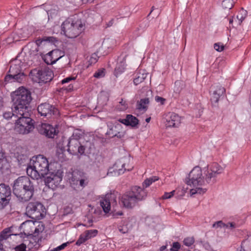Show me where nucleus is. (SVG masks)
I'll list each match as a JSON object with an SVG mask.
<instances>
[{
  "label": "nucleus",
  "instance_id": "f257e3e1",
  "mask_svg": "<svg viewBox=\"0 0 251 251\" xmlns=\"http://www.w3.org/2000/svg\"><path fill=\"white\" fill-rule=\"evenodd\" d=\"M16 93L14 99V107L18 119L15 124V129L20 134H28L34 127L27 106L31 100V94L24 88H20Z\"/></svg>",
  "mask_w": 251,
  "mask_h": 251
},
{
  "label": "nucleus",
  "instance_id": "f03ea898",
  "mask_svg": "<svg viewBox=\"0 0 251 251\" xmlns=\"http://www.w3.org/2000/svg\"><path fill=\"white\" fill-rule=\"evenodd\" d=\"M34 192V183L28 177L22 176L14 180L13 193L20 201H28L33 197Z\"/></svg>",
  "mask_w": 251,
  "mask_h": 251
},
{
  "label": "nucleus",
  "instance_id": "7ed1b4c3",
  "mask_svg": "<svg viewBox=\"0 0 251 251\" xmlns=\"http://www.w3.org/2000/svg\"><path fill=\"white\" fill-rule=\"evenodd\" d=\"M49 172L48 161L43 155L33 157L26 168L27 175L34 179L45 177Z\"/></svg>",
  "mask_w": 251,
  "mask_h": 251
},
{
  "label": "nucleus",
  "instance_id": "20e7f679",
  "mask_svg": "<svg viewBox=\"0 0 251 251\" xmlns=\"http://www.w3.org/2000/svg\"><path fill=\"white\" fill-rule=\"evenodd\" d=\"M185 183L190 187L191 196L196 194H203V190L201 187L204 183V177L202 176V170L199 166L194 167L185 179Z\"/></svg>",
  "mask_w": 251,
  "mask_h": 251
},
{
  "label": "nucleus",
  "instance_id": "39448f33",
  "mask_svg": "<svg viewBox=\"0 0 251 251\" xmlns=\"http://www.w3.org/2000/svg\"><path fill=\"white\" fill-rule=\"evenodd\" d=\"M83 25L80 20H74L68 18L61 25V30L69 38H74L78 36L84 30Z\"/></svg>",
  "mask_w": 251,
  "mask_h": 251
},
{
  "label": "nucleus",
  "instance_id": "423d86ee",
  "mask_svg": "<svg viewBox=\"0 0 251 251\" xmlns=\"http://www.w3.org/2000/svg\"><path fill=\"white\" fill-rule=\"evenodd\" d=\"M29 75L34 82L46 83L52 80L53 74L50 69L44 68L31 70Z\"/></svg>",
  "mask_w": 251,
  "mask_h": 251
},
{
  "label": "nucleus",
  "instance_id": "0eeeda50",
  "mask_svg": "<svg viewBox=\"0 0 251 251\" xmlns=\"http://www.w3.org/2000/svg\"><path fill=\"white\" fill-rule=\"evenodd\" d=\"M45 207L40 202H29L26 207V214L30 218L39 220L45 217Z\"/></svg>",
  "mask_w": 251,
  "mask_h": 251
},
{
  "label": "nucleus",
  "instance_id": "6e6552de",
  "mask_svg": "<svg viewBox=\"0 0 251 251\" xmlns=\"http://www.w3.org/2000/svg\"><path fill=\"white\" fill-rule=\"evenodd\" d=\"M224 170V167L216 162L209 163L207 165V173L205 177L206 183L212 185L216 181V176Z\"/></svg>",
  "mask_w": 251,
  "mask_h": 251
},
{
  "label": "nucleus",
  "instance_id": "1a4fd4ad",
  "mask_svg": "<svg viewBox=\"0 0 251 251\" xmlns=\"http://www.w3.org/2000/svg\"><path fill=\"white\" fill-rule=\"evenodd\" d=\"M9 73L10 74L5 77V81L7 82H17L21 83L25 78V75L24 73L20 72L19 67L17 65L11 66Z\"/></svg>",
  "mask_w": 251,
  "mask_h": 251
},
{
  "label": "nucleus",
  "instance_id": "9d476101",
  "mask_svg": "<svg viewBox=\"0 0 251 251\" xmlns=\"http://www.w3.org/2000/svg\"><path fill=\"white\" fill-rule=\"evenodd\" d=\"M62 179V172L60 171L49 172L45 178V182L49 187L54 189L59 185Z\"/></svg>",
  "mask_w": 251,
  "mask_h": 251
},
{
  "label": "nucleus",
  "instance_id": "9b49d317",
  "mask_svg": "<svg viewBox=\"0 0 251 251\" xmlns=\"http://www.w3.org/2000/svg\"><path fill=\"white\" fill-rule=\"evenodd\" d=\"M37 110L41 116L47 118H50L52 116L56 117L59 115L58 110L48 103H43L38 105Z\"/></svg>",
  "mask_w": 251,
  "mask_h": 251
},
{
  "label": "nucleus",
  "instance_id": "f8f14e48",
  "mask_svg": "<svg viewBox=\"0 0 251 251\" xmlns=\"http://www.w3.org/2000/svg\"><path fill=\"white\" fill-rule=\"evenodd\" d=\"M11 196L10 186L4 183L0 184V209H3L9 203Z\"/></svg>",
  "mask_w": 251,
  "mask_h": 251
},
{
  "label": "nucleus",
  "instance_id": "ddd939ff",
  "mask_svg": "<svg viewBox=\"0 0 251 251\" xmlns=\"http://www.w3.org/2000/svg\"><path fill=\"white\" fill-rule=\"evenodd\" d=\"M226 90L221 85H213L210 89V101L213 106H216L220 98L225 93Z\"/></svg>",
  "mask_w": 251,
  "mask_h": 251
},
{
  "label": "nucleus",
  "instance_id": "4468645a",
  "mask_svg": "<svg viewBox=\"0 0 251 251\" xmlns=\"http://www.w3.org/2000/svg\"><path fill=\"white\" fill-rule=\"evenodd\" d=\"M67 151L73 155H83L85 151V146L81 145L78 140L69 139L67 144Z\"/></svg>",
  "mask_w": 251,
  "mask_h": 251
},
{
  "label": "nucleus",
  "instance_id": "2eb2a0df",
  "mask_svg": "<svg viewBox=\"0 0 251 251\" xmlns=\"http://www.w3.org/2000/svg\"><path fill=\"white\" fill-rule=\"evenodd\" d=\"M100 205L103 211L107 213L110 210L111 206L113 208L117 205L116 196L114 194H107L100 201Z\"/></svg>",
  "mask_w": 251,
  "mask_h": 251
},
{
  "label": "nucleus",
  "instance_id": "dca6fc26",
  "mask_svg": "<svg viewBox=\"0 0 251 251\" xmlns=\"http://www.w3.org/2000/svg\"><path fill=\"white\" fill-rule=\"evenodd\" d=\"M38 132L48 138H53L58 133V130L51 125L46 123H40L37 125Z\"/></svg>",
  "mask_w": 251,
  "mask_h": 251
},
{
  "label": "nucleus",
  "instance_id": "f3484780",
  "mask_svg": "<svg viewBox=\"0 0 251 251\" xmlns=\"http://www.w3.org/2000/svg\"><path fill=\"white\" fill-rule=\"evenodd\" d=\"M57 40L53 37H44L41 40H37L35 43H30L27 45V47L29 48L28 52L31 55H36L39 51V47L43 42L54 43Z\"/></svg>",
  "mask_w": 251,
  "mask_h": 251
},
{
  "label": "nucleus",
  "instance_id": "a211bd4d",
  "mask_svg": "<svg viewBox=\"0 0 251 251\" xmlns=\"http://www.w3.org/2000/svg\"><path fill=\"white\" fill-rule=\"evenodd\" d=\"M64 56V52L60 50H53L47 53L44 57L45 62L49 65L55 63Z\"/></svg>",
  "mask_w": 251,
  "mask_h": 251
},
{
  "label": "nucleus",
  "instance_id": "6ab92c4d",
  "mask_svg": "<svg viewBox=\"0 0 251 251\" xmlns=\"http://www.w3.org/2000/svg\"><path fill=\"white\" fill-rule=\"evenodd\" d=\"M109 127L107 134L110 138L117 137L118 138H121L124 136L125 132L123 131V127L121 124L116 122L109 126Z\"/></svg>",
  "mask_w": 251,
  "mask_h": 251
},
{
  "label": "nucleus",
  "instance_id": "aec40b11",
  "mask_svg": "<svg viewBox=\"0 0 251 251\" xmlns=\"http://www.w3.org/2000/svg\"><path fill=\"white\" fill-rule=\"evenodd\" d=\"M120 201L124 207L128 208L133 207L137 203L130 191L126 192L122 196Z\"/></svg>",
  "mask_w": 251,
  "mask_h": 251
},
{
  "label": "nucleus",
  "instance_id": "412c9836",
  "mask_svg": "<svg viewBox=\"0 0 251 251\" xmlns=\"http://www.w3.org/2000/svg\"><path fill=\"white\" fill-rule=\"evenodd\" d=\"M133 197L137 202L144 200L147 196L148 192L144 189V187L135 186L131 188V190L129 191Z\"/></svg>",
  "mask_w": 251,
  "mask_h": 251
},
{
  "label": "nucleus",
  "instance_id": "4be33fe9",
  "mask_svg": "<svg viewBox=\"0 0 251 251\" xmlns=\"http://www.w3.org/2000/svg\"><path fill=\"white\" fill-rule=\"evenodd\" d=\"M165 118L166 122V125L168 127H177L180 123V117L173 112L167 113Z\"/></svg>",
  "mask_w": 251,
  "mask_h": 251
},
{
  "label": "nucleus",
  "instance_id": "5701e85b",
  "mask_svg": "<svg viewBox=\"0 0 251 251\" xmlns=\"http://www.w3.org/2000/svg\"><path fill=\"white\" fill-rule=\"evenodd\" d=\"M126 164H122L120 162H117L116 164L114 165L112 168L109 169L107 173V175H110L113 173H114L115 175H120L121 174H123L125 171L126 170L128 171H131L133 168L132 166H127L126 168ZM127 166L128 165H127Z\"/></svg>",
  "mask_w": 251,
  "mask_h": 251
},
{
  "label": "nucleus",
  "instance_id": "b1692460",
  "mask_svg": "<svg viewBox=\"0 0 251 251\" xmlns=\"http://www.w3.org/2000/svg\"><path fill=\"white\" fill-rule=\"evenodd\" d=\"M120 123L123 124L127 126H131L132 127H137L139 124L138 119L135 116L127 114L125 119H119L118 120Z\"/></svg>",
  "mask_w": 251,
  "mask_h": 251
},
{
  "label": "nucleus",
  "instance_id": "393cba45",
  "mask_svg": "<svg viewBox=\"0 0 251 251\" xmlns=\"http://www.w3.org/2000/svg\"><path fill=\"white\" fill-rule=\"evenodd\" d=\"M34 223L30 221H26L23 223L20 228L21 230H22L23 232H21V234L24 233L25 235L27 236H33V231L32 228H34Z\"/></svg>",
  "mask_w": 251,
  "mask_h": 251
},
{
  "label": "nucleus",
  "instance_id": "a878e982",
  "mask_svg": "<svg viewBox=\"0 0 251 251\" xmlns=\"http://www.w3.org/2000/svg\"><path fill=\"white\" fill-rule=\"evenodd\" d=\"M118 60V61L114 71V75L116 77L125 71L126 67L125 57L122 58H119Z\"/></svg>",
  "mask_w": 251,
  "mask_h": 251
},
{
  "label": "nucleus",
  "instance_id": "bb28decb",
  "mask_svg": "<svg viewBox=\"0 0 251 251\" xmlns=\"http://www.w3.org/2000/svg\"><path fill=\"white\" fill-rule=\"evenodd\" d=\"M10 165L8 164L3 153H0V170L3 172L9 170Z\"/></svg>",
  "mask_w": 251,
  "mask_h": 251
},
{
  "label": "nucleus",
  "instance_id": "cd10ccee",
  "mask_svg": "<svg viewBox=\"0 0 251 251\" xmlns=\"http://www.w3.org/2000/svg\"><path fill=\"white\" fill-rule=\"evenodd\" d=\"M83 174V173L78 171L73 172L72 176L71 179V183L72 184L78 185L80 178L82 177Z\"/></svg>",
  "mask_w": 251,
  "mask_h": 251
},
{
  "label": "nucleus",
  "instance_id": "c85d7f7f",
  "mask_svg": "<svg viewBox=\"0 0 251 251\" xmlns=\"http://www.w3.org/2000/svg\"><path fill=\"white\" fill-rule=\"evenodd\" d=\"M247 15L246 10L242 9H241L237 15L236 19H235V22L237 23V25H240L242 21L245 19Z\"/></svg>",
  "mask_w": 251,
  "mask_h": 251
},
{
  "label": "nucleus",
  "instance_id": "c756f323",
  "mask_svg": "<svg viewBox=\"0 0 251 251\" xmlns=\"http://www.w3.org/2000/svg\"><path fill=\"white\" fill-rule=\"evenodd\" d=\"M149 103V98H145L141 99L140 101H138L137 103V108L140 110H147V106Z\"/></svg>",
  "mask_w": 251,
  "mask_h": 251
},
{
  "label": "nucleus",
  "instance_id": "7c9ffc66",
  "mask_svg": "<svg viewBox=\"0 0 251 251\" xmlns=\"http://www.w3.org/2000/svg\"><path fill=\"white\" fill-rule=\"evenodd\" d=\"M17 91L15 92L16 94H17ZM16 94H15V96L13 99V101H14V99L15 98ZM17 113H16L14 111V104H13V107L10 110L5 111L3 113V117L4 119L9 120L13 116L17 117Z\"/></svg>",
  "mask_w": 251,
  "mask_h": 251
},
{
  "label": "nucleus",
  "instance_id": "2f4dec72",
  "mask_svg": "<svg viewBox=\"0 0 251 251\" xmlns=\"http://www.w3.org/2000/svg\"><path fill=\"white\" fill-rule=\"evenodd\" d=\"M10 229L8 228L4 229L0 233V244L2 245L3 243V241L6 240L9 236L10 235Z\"/></svg>",
  "mask_w": 251,
  "mask_h": 251
},
{
  "label": "nucleus",
  "instance_id": "473e14b6",
  "mask_svg": "<svg viewBox=\"0 0 251 251\" xmlns=\"http://www.w3.org/2000/svg\"><path fill=\"white\" fill-rule=\"evenodd\" d=\"M147 75V74H144V73H139L138 74V76H137L133 80V82L134 84L136 85L139 84V83H141L144 81V80L146 78V76Z\"/></svg>",
  "mask_w": 251,
  "mask_h": 251
},
{
  "label": "nucleus",
  "instance_id": "72a5a7b5",
  "mask_svg": "<svg viewBox=\"0 0 251 251\" xmlns=\"http://www.w3.org/2000/svg\"><path fill=\"white\" fill-rule=\"evenodd\" d=\"M159 178L157 176H153L149 178L146 179L143 183V187H149L153 182L158 180Z\"/></svg>",
  "mask_w": 251,
  "mask_h": 251
},
{
  "label": "nucleus",
  "instance_id": "f704fd0d",
  "mask_svg": "<svg viewBox=\"0 0 251 251\" xmlns=\"http://www.w3.org/2000/svg\"><path fill=\"white\" fill-rule=\"evenodd\" d=\"M98 231L97 229H91L86 230L84 234L88 239L96 236L98 234Z\"/></svg>",
  "mask_w": 251,
  "mask_h": 251
},
{
  "label": "nucleus",
  "instance_id": "c9c22d12",
  "mask_svg": "<svg viewBox=\"0 0 251 251\" xmlns=\"http://www.w3.org/2000/svg\"><path fill=\"white\" fill-rule=\"evenodd\" d=\"M233 0H224L222 2V6L225 9H231L233 5Z\"/></svg>",
  "mask_w": 251,
  "mask_h": 251
},
{
  "label": "nucleus",
  "instance_id": "e433bc0d",
  "mask_svg": "<svg viewBox=\"0 0 251 251\" xmlns=\"http://www.w3.org/2000/svg\"><path fill=\"white\" fill-rule=\"evenodd\" d=\"M105 75V69L101 68L98 70L94 75V76L97 78H100L104 77Z\"/></svg>",
  "mask_w": 251,
  "mask_h": 251
},
{
  "label": "nucleus",
  "instance_id": "4c0bfd02",
  "mask_svg": "<svg viewBox=\"0 0 251 251\" xmlns=\"http://www.w3.org/2000/svg\"><path fill=\"white\" fill-rule=\"evenodd\" d=\"M82 135V131L78 129H76L74 131L73 135L69 139H74L79 141V139L81 137Z\"/></svg>",
  "mask_w": 251,
  "mask_h": 251
},
{
  "label": "nucleus",
  "instance_id": "58836bf2",
  "mask_svg": "<svg viewBox=\"0 0 251 251\" xmlns=\"http://www.w3.org/2000/svg\"><path fill=\"white\" fill-rule=\"evenodd\" d=\"M194 241V238L193 237H189L185 238L183 242L185 246L190 247L193 244Z\"/></svg>",
  "mask_w": 251,
  "mask_h": 251
},
{
  "label": "nucleus",
  "instance_id": "ea45409f",
  "mask_svg": "<svg viewBox=\"0 0 251 251\" xmlns=\"http://www.w3.org/2000/svg\"><path fill=\"white\" fill-rule=\"evenodd\" d=\"M98 58L99 56L96 53L92 54L88 60L89 65H91L92 64L96 63L98 61Z\"/></svg>",
  "mask_w": 251,
  "mask_h": 251
},
{
  "label": "nucleus",
  "instance_id": "a19ab883",
  "mask_svg": "<svg viewBox=\"0 0 251 251\" xmlns=\"http://www.w3.org/2000/svg\"><path fill=\"white\" fill-rule=\"evenodd\" d=\"M87 240V238L86 237L84 233L83 234H81L80 235L78 239L76 241L75 244L77 246H80L82 244L84 243L85 241H86Z\"/></svg>",
  "mask_w": 251,
  "mask_h": 251
},
{
  "label": "nucleus",
  "instance_id": "79ce46f5",
  "mask_svg": "<svg viewBox=\"0 0 251 251\" xmlns=\"http://www.w3.org/2000/svg\"><path fill=\"white\" fill-rule=\"evenodd\" d=\"M226 224L223 223L222 221H219L218 222H216L215 223H214L212 225L213 227L215 228H226Z\"/></svg>",
  "mask_w": 251,
  "mask_h": 251
},
{
  "label": "nucleus",
  "instance_id": "37998d69",
  "mask_svg": "<svg viewBox=\"0 0 251 251\" xmlns=\"http://www.w3.org/2000/svg\"><path fill=\"white\" fill-rule=\"evenodd\" d=\"M226 228L233 229L238 227V225L234 222H228L226 224Z\"/></svg>",
  "mask_w": 251,
  "mask_h": 251
},
{
  "label": "nucleus",
  "instance_id": "c03bdc74",
  "mask_svg": "<svg viewBox=\"0 0 251 251\" xmlns=\"http://www.w3.org/2000/svg\"><path fill=\"white\" fill-rule=\"evenodd\" d=\"M214 48L218 51H222L224 49V46L222 43H217L214 44Z\"/></svg>",
  "mask_w": 251,
  "mask_h": 251
},
{
  "label": "nucleus",
  "instance_id": "a18cd8bd",
  "mask_svg": "<svg viewBox=\"0 0 251 251\" xmlns=\"http://www.w3.org/2000/svg\"><path fill=\"white\" fill-rule=\"evenodd\" d=\"M15 251H25L26 245L22 243L15 248Z\"/></svg>",
  "mask_w": 251,
  "mask_h": 251
},
{
  "label": "nucleus",
  "instance_id": "49530a36",
  "mask_svg": "<svg viewBox=\"0 0 251 251\" xmlns=\"http://www.w3.org/2000/svg\"><path fill=\"white\" fill-rule=\"evenodd\" d=\"M175 190H173L172 191V192H170V193H167V192H166L165 193V194H164V195L162 197V198L163 199H170L171 198L172 196H174V194H175Z\"/></svg>",
  "mask_w": 251,
  "mask_h": 251
},
{
  "label": "nucleus",
  "instance_id": "de8ad7c7",
  "mask_svg": "<svg viewBox=\"0 0 251 251\" xmlns=\"http://www.w3.org/2000/svg\"><path fill=\"white\" fill-rule=\"evenodd\" d=\"M119 231L122 233L125 234L127 233L128 229L126 226H119L118 227Z\"/></svg>",
  "mask_w": 251,
  "mask_h": 251
},
{
  "label": "nucleus",
  "instance_id": "09e8293b",
  "mask_svg": "<svg viewBox=\"0 0 251 251\" xmlns=\"http://www.w3.org/2000/svg\"><path fill=\"white\" fill-rule=\"evenodd\" d=\"M86 177L85 176V174H83L82 177L80 178L79 181L78 182V185L81 187H84L86 184H85V181L86 180Z\"/></svg>",
  "mask_w": 251,
  "mask_h": 251
},
{
  "label": "nucleus",
  "instance_id": "8fccbe9b",
  "mask_svg": "<svg viewBox=\"0 0 251 251\" xmlns=\"http://www.w3.org/2000/svg\"><path fill=\"white\" fill-rule=\"evenodd\" d=\"M155 100L157 102L160 103L162 105L164 104L165 101H166L165 99L158 96L155 97Z\"/></svg>",
  "mask_w": 251,
  "mask_h": 251
},
{
  "label": "nucleus",
  "instance_id": "3c124183",
  "mask_svg": "<svg viewBox=\"0 0 251 251\" xmlns=\"http://www.w3.org/2000/svg\"><path fill=\"white\" fill-rule=\"evenodd\" d=\"M40 232H41V230H40L39 228H35L33 232V234L34 235H33V236H30V238H31L33 240H35V242H36V240L37 239L36 237V234L37 235Z\"/></svg>",
  "mask_w": 251,
  "mask_h": 251
},
{
  "label": "nucleus",
  "instance_id": "603ef678",
  "mask_svg": "<svg viewBox=\"0 0 251 251\" xmlns=\"http://www.w3.org/2000/svg\"><path fill=\"white\" fill-rule=\"evenodd\" d=\"M68 243H65L61 245L60 246H59L57 248L53 249L52 251H59L60 250H62L64 249L67 246Z\"/></svg>",
  "mask_w": 251,
  "mask_h": 251
},
{
  "label": "nucleus",
  "instance_id": "864d4df0",
  "mask_svg": "<svg viewBox=\"0 0 251 251\" xmlns=\"http://www.w3.org/2000/svg\"><path fill=\"white\" fill-rule=\"evenodd\" d=\"M74 78H72V77H67V78H65L63 79L61 81V83H62V84H64V83H68V82H70V81L72 80Z\"/></svg>",
  "mask_w": 251,
  "mask_h": 251
},
{
  "label": "nucleus",
  "instance_id": "5fc2aeb1",
  "mask_svg": "<svg viewBox=\"0 0 251 251\" xmlns=\"http://www.w3.org/2000/svg\"><path fill=\"white\" fill-rule=\"evenodd\" d=\"M205 251H215L208 244H205Z\"/></svg>",
  "mask_w": 251,
  "mask_h": 251
},
{
  "label": "nucleus",
  "instance_id": "6e6d98bb",
  "mask_svg": "<svg viewBox=\"0 0 251 251\" xmlns=\"http://www.w3.org/2000/svg\"><path fill=\"white\" fill-rule=\"evenodd\" d=\"M172 248L173 249L175 248V249H179L180 248V245L177 242H174L173 244V248Z\"/></svg>",
  "mask_w": 251,
  "mask_h": 251
},
{
  "label": "nucleus",
  "instance_id": "4d7b16f0",
  "mask_svg": "<svg viewBox=\"0 0 251 251\" xmlns=\"http://www.w3.org/2000/svg\"><path fill=\"white\" fill-rule=\"evenodd\" d=\"M120 103L121 104L122 106H123V107L121 108L122 110H125L127 108V104H126V101H124L123 99L121 100V101L120 102Z\"/></svg>",
  "mask_w": 251,
  "mask_h": 251
},
{
  "label": "nucleus",
  "instance_id": "13d9d810",
  "mask_svg": "<svg viewBox=\"0 0 251 251\" xmlns=\"http://www.w3.org/2000/svg\"><path fill=\"white\" fill-rule=\"evenodd\" d=\"M93 222V220L92 219H88L87 223L85 226L87 227L92 226Z\"/></svg>",
  "mask_w": 251,
  "mask_h": 251
},
{
  "label": "nucleus",
  "instance_id": "bf43d9fd",
  "mask_svg": "<svg viewBox=\"0 0 251 251\" xmlns=\"http://www.w3.org/2000/svg\"><path fill=\"white\" fill-rule=\"evenodd\" d=\"M3 99L2 98V97L1 96H0V109L3 106Z\"/></svg>",
  "mask_w": 251,
  "mask_h": 251
},
{
  "label": "nucleus",
  "instance_id": "052dcab7",
  "mask_svg": "<svg viewBox=\"0 0 251 251\" xmlns=\"http://www.w3.org/2000/svg\"><path fill=\"white\" fill-rule=\"evenodd\" d=\"M123 213L122 212H115L114 214V216H122L123 215Z\"/></svg>",
  "mask_w": 251,
  "mask_h": 251
},
{
  "label": "nucleus",
  "instance_id": "680f3d73",
  "mask_svg": "<svg viewBox=\"0 0 251 251\" xmlns=\"http://www.w3.org/2000/svg\"><path fill=\"white\" fill-rule=\"evenodd\" d=\"M166 249V246H162L160 247V251H163Z\"/></svg>",
  "mask_w": 251,
  "mask_h": 251
},
{
  "label": "nucleus",
  "instance_id": "e2e57ef3",
  "mask_svg": "<svg viewBox=\"0 0 251 251\" xmlns=\"http://www.w3.org/2000/svg\"><path fill=\"white\" fill-rule=\"evenodd\" d=\"M82 1L84 3H86V2H91L93 1V0H82Z\"/></svg>",
  "mask_w": 251,
  "mask_h": 251
},
{
  "label": "nucleus",
  "instance_id": "0e129e2a",
  "mask_svg": "<svg viewBox=\"0 0 251 251\" xmlns=\"http://www.w3.org/2000/svg\"><path fill=\"white\" fill-rule=\"evenodd\" d=\"M245 251L244 249H243L242 248V247H240L239 248H238L237 249V251Z\"/></svg>",
  "mask_w": 251,
  "mask_h": 251
},
{
  "label": "nucleus",
  "instance_id": "69168bd1",
  "mask_svg": "<svg viewBox=\"0 0 251 251\" xmlns=\"http://www.w3.org/2000/svg\"><path fill=\"white\" fill-rule=\"evenodd\" d=\"M181 82L180 81H176L175 82V85H179L181 84Z\"/></svg>",
  "mask_w": 251,
  "mask_h": 251
},
{
  "label": "nucleus",
  "instance_id": "338daca9",
  "mask_svg": "<svg viewBox=\"0 0 251 251\" xmlns=\"http://www.w3.org/2000/svg\"><path fill=\"white\" fill-rule=\"evenodd\" d=\"M151 120V118H148L146 119V121L147 123H149Z\"/></svg>",
  "mask_w": 251,
  "mask_h": 251
},
{
  "label": "nucleus",
  "instance_id": "774afa93",
  "mask_svg": "<svg viewBox=\"0 0 251 251\" xmlns=\"http://www.w3.org/2000/svg\"><path fill=\"white\" fill-rule=\"evenodd\" d=\"M229 22L230 24H232L233 22V19H230Z\"/></svg>",
  "mask_w": 251,
  "mask_h": 251
}]
</instances>
